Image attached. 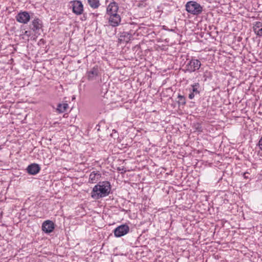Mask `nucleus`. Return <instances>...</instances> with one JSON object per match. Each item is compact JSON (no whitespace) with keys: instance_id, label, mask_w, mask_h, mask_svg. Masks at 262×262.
Instances as JSON below:
<instances>
[{"instance_id":"obj_1","label":"nucleus","mask_w":262,"mask_h":262,"mask_svg":"<svg viewBox=\"0 0 262 262\" xmlns=\"http://www.w3.org/2000/svg\"><path fill=\"white\" fill-rule=\"evenodd\" d=\"M111 190V185L108 181L100 182L93 188L91 197L95 200L105 197L109 195Z\"/></svg>"},{"instance_id":"obj_2","label":"nucleus","mask_w":262,"mask_h":262,"mask_svg":"<svg viewBox=\"0 0 262 262\" xmlns=\"http://www.w3.org/2000/svg\"><path fill=\"white\" fill-rule=\"evenodd\" d=\"M186 10L189 13L198 15L203 11V7L195 1H189L185 5Z\"/></svg>"},{"instance_id":"obj_3","label":"nucleus","mask_w":262,"mask_h":262,"mask_svg":"<svg viewBox=\"0 0 262 262\" xmlns=\"http://www.w3.org/2000/svg\"><path fill=\"white\" fill-rule=\"evenodd\" d=\"M201 66L200 60L195 59H191L186 63L185 69L183 70L186 72L192 73L199 70Z\"/></svg>"},{"instance_id":"obj_4","label":"nucleus","mask_w":262,"mask_h":262,"mask_svg":"<svg viewBox=\"0 0 262 262\" xmlns=\"http://www.w3.org/2000/svg\"><path fill=\"white\" fill-rule=\"evenodd\" d=\"M101 70L98 65H95L86 72L88 80L93 81L101 75Z\"/></svg>"},{"instance_id":"obj_5","label":"nucleus","mask_w":262,"mask_h":262,"mask_svg":"<svg viewBox=\"0 0 262 262\" xmlns=\"http://www.w3.org/2000/svg\"><path fill=\"white\" fill-rule=\"evenodd\" d=\"M42 27V21L38 18H34L29 25L30 29L33 31L35 35H40L39 31Z\"/></svg>"},{"instance_id":"obj_6","label":"nucleus","mask_w":262,"mask_h":262,"mask_svg":"<svg viewBox=\"0 0 262 262\" xmlns=\"http://www.w3.org/2000/svg\"><path fill=\"white\" fill-rule=\"evenodd\" d=\"M129 231V226L126 224H123L116 228L114 230V233L116 237H120L126 234Z\"/></svg>"},{"instance_id":"obj_7","label":"nucleus","mask_w":262,"mask_h":262,"mask_svg":"<svg viewBox=\"0 0 262 262\" xmlns=\"http://www.w3.org/2000/svg\"><path fill=\"white\" fill-rule=\"evenodd\" d=\"M71 4V7L74 13L76 15H80L83 13V6L81 2L79 1H73L70 2Z\"/></svg>"},{"instance_id":"obj_8","label":"nucleus","mask_w":262,"mask_h":262,"mask_svg":"<svg viewBox=\"0 0 262 262\" xmlns=\"http://www.w3.org/2000/svg\"><path fill=\"white\" fill-rule=\"evenodd\" d=\"M16 20L20 23L26 24L30 19V16L27 11L20 12L15 16Z\"/></svg>"},{"instance_id":"obj_9","label":"nucleus","mask_w":262,"mask_h":262,"mask_svg":"<svg viewBox=\"0 0 262 262\" xmlns=\"http://www.w3.org/2000/svg\"><path fill=\"white\" fill-rule=\"evenodd\" d=\"M109 15L108 23L110 26L115 27L120 25L121 18L118 14L114 13Z\"/></svg>"},{"instance_id":"obj_10","label":"nucleus","mask_w":262,"mask_h":262,"mask_svg":"<svg viewBox=\"0 0 262 262\" xmlns=\"http://www.w3.org/2000/svg\"><path fill=\"white\" fill-rule=\"evenodd\" d=\"M40 167L37 163H32L28 166L26 168L27 172L31 175H36L39 172Z\"/></svg>"},{"instance_id":"obj_11","label":"nucleus","mask_w":262,"mask_h":262,"mask_svg":"<svg viewBox=\"0 0 262 262\" xmlns=\"http://www.w3.org/2000/svg\"><path fill=\"white\" fill-rule=\"evenodd\" d=\"M55 228L54 223L50 220L45 221L42 225V230L46 233L52 232Z\"/></svg>"},{"instance_id":"obj_12","label":"nucleus","mask_w":262,"mask_h":262,"mask_svg":"<svg viewBox=\"0 0 262 262\" xmlns=\"http://www.w3.org/2000/svg\"><path fill=\"white\" fill-rule=\"evenodd\" d=\"M191 89H190V94L188 95V98L190 99H192L194 98L195 96L200 94V91L199 89L200 87V84L198 82L194 83L192 84Z\"/></svg>"},{"instance_id":"obj_13","label":"nucleus","mask_w":262,"mask_h":262,"mask_svg":"<svg viewBox=\"0 0 262 262\" xmlns=\"http://www.w3.org/2000/svg\"><path fill=\"white\" fill-rule=\"evenodd\" d=\"M119 9L118 5L117 3L113 1L111 2L107 7L106 13L108 15L114 14L117 13Z\"/></svg>"},{"instance_id":"obj_14","label":"nucleus","mask_w":262,"mask_h":262,"mask_svg":"<svg viewBox=\"0 0 262 262\" xmlns=\"http://www.w3.org/2000/svg\"><path fill=\"white\" fill-rule=\"evenodd\" d=\"M254 33L259 36H262V23L260 21L256 22L253 27Z\"/></svg>"},{"instance_id":"obj_15","label":"nucleus","mask_w":262,"mask_h":262,"mask_svg":"<svg viewBox=\"0 0 262 262\" xmlns=\"http://www.w3.org/2000/svg\"><path fill=\"white\" fill-rule=\"evenodd\" d=\"M101 174L99 172L93 171L89 176V182L92 183H96L98 179L100 178Z\"/></svg>"},{"instance_id":"obj_16","label":"nucleus","mask_w":262,"mask_h":262,"mask_svg":"<svg viewBox=\"0 0 262 262\" xmlns=\"http://www.w3.org/2000/svg\"><path fill=\"white\" fill-rule=\"evenodd\" d=\"M88 3L93 9H97L100 5L99 0H88Z\"/></svg>"},{"instance_id":"obj_17","label":"nucleus","mask_w":262,"mask_h":262,"mask_svg":"<svg viewBox=\"0 0 262 262\" xmlns=\"http://www.w3.org/2000/svg\"><path fill=\"white\" fill-rule=\"evenodd\" d=\"M68 107V104L67 103H59L57 105V111L59 113H62L64 112Z\"/></svg>"},{"instance_id":"obj_18","label":"nucleus","mask_w":262,"mask_h":262,"mask_svg":"<svg viewBox=\"0 0 262 262\" xmlns=\"http://www.w3.org/2000/svg\"><path fill=\"white\" fill-rule=\"evenodd\" d=\"M179 99V103L182 105H184L186 103L185 98L184 96L179 94L178 96Z\"/></svg>"},{"instance_id":"obj_19","label":"nucleus","mask_w":262,"mask_h":262,"mask_svg":"<svg viewBox=\"0 0 262 262\" xmlns=\"http://www.w3.org/2000/svg\"><path fill=\"white\" fill-rule=\"evenodd\" d=\"M258 145L259 148L262 150V137L259 141Z\"/></svg>"},{"instance_id":"obj_20","label":"nucleus","mask_w":262,"mask_h":262,"mask_svg":"<svg viewBox=\"0 0 262 262\" xmlns=\"http://www.w3.org/2000/svg\"><path fill=\"white\" fill-rule=\"evenodd\" d=\"M249 173L248 172H245L243 173V176L244 177V178L245 179H248V174H249Z\"/></svg>"},{"instance_id":"obj_21","label":"nucleus","mask_w":262,"mask_h":262,"mask_svg":"<svg viewBox=\"0 0 262 262\" xmlns=\"http://www.w3.org/2000/svg\"><path fill=\"white\" fill-rule=\"evenodd\" d=\"M117 170H118V171H120V170H123V172H122V173H125V172H126V170H124V169H123V168H121L120 167H118V168H117Z\"/></svg>"},{"instance_id":"obj_22","label":"nucleus","mask_w":262,"mask_h":262,"mask_svg":"<svg viewBox=\"0 0 262 262\" xmlns=\"http://www.w3.org/2000/svg\"><path fill=\"white\" fill-rule=\"evenodd\" d=\"M28 31H26L25 32V34L26 35H28Z\"/></svg>"}]
</instances>
